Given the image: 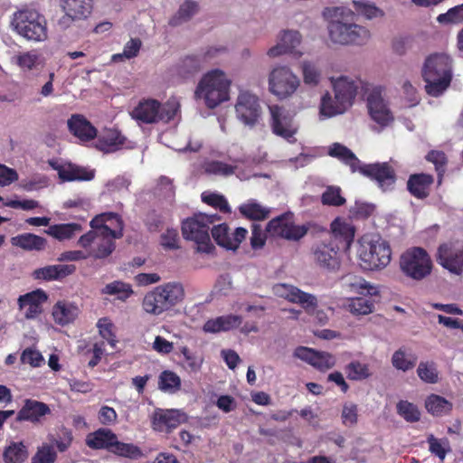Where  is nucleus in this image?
I'll list each match as a JSON object with an SVG mask.
<instances>
[{
    "label": "nucleus",
    "mask_w": 463,
    "mask_h": 463,
    "mask_svg": "<svg viewBox=\"0 0 463 463\" xmlns=\"http://www.w3.org/2000/svg\"><path fill=\"white\" fill-rule=\"evenodd\" d=\"M180 101L171 97L165 103L152 98H143L130 111V117L138 123L156 124L169 123L180 114Z\"/></svg>",
    "instance_id": "f257e3e1"
},
{
    "label": "nucleus",
    "mask_w": 463,
    "mask_h": 463,
    "mask_svg": "<svg viewBox=\"0 0 463 463\" xmlns=\"http://www.w3.org/2000/svg\"><path fill=\"white\" fill-rule=\"evenodd\" d=\"M220 220L217 214L194 213L182 223V234L187 241H193L197 245V251L212 253L215 247L210 238V225Z\"/></svg>",
    "instance_id": "f03ea898"
},
{
    "label": "nucleus",
    "mask_w": 463,
    "mask_h": 463,
    "mask_svg": "<svg viewBox=\"0 0 463 463\" xmlns=\"http://www.w3.org/2000/svg\"><path fill=\"white\" fill-rule=\"evenodd\" d=\"M432 260L428 251L421 247H411L400 257V269L407 277L420 281L430 275Z\"/></svg>",
    "instance_id": "7ed1b4c3"
},
{
    "label": "nucleus",
    "mask_w": 463,
    "mask_h": 463,
    "mask_svg": "<svg viewBox=\"0 0 463 463\" xmlns=\"http://www.w3.org/2000/svg\"><path fill=\"white\" fill-rule=\"evenodd\" d=\"M425 87H449L452 80V61L442 53L430 55L422 68Z\"/></svg>",
    "instance_id": "20e7f679"
},
{
    "label": "nucleus",
    "mask_w": 463,
    "mask_h": 463,
    "mask_svg": "<svg viewBox=\"0 0 463 463\" xmlns=\"http://www.w3.org/2000/svg\"><path fill=\"white\" fill-rule=\"evenodd\" d=\"M310 229V225L295 223V215L291 211L272 218L266 226V232L271 238H279L290 241H298L304 238Z\"/></svg>",
    "instance_id": "39448f33"
},
{
    "label": "nucleus",
    "mask_w": 463,
    "mask_h": 463,
    "mask_svg": "<svg viewBox=\"0 0 463 463\" xmlns=\"http://www.w3.org/2000/svg\"><path fill=\"white\" fill-rule=\"evenodd\" d=\"M341 250L330 238L323 236L313 243L311 256L320 269L335 273L341 267Z\"/></svg>",
    "instance_id": "423d86ee"
},
{
    "label": "nucleus",
    "mask_w": 463,
    "mask_h": 463,
    "mask_svg": "<svg viewBox=\"0 0 463 463\" xmlns=\"http://www.w3.org/2000/svg\"><path fill=\"white\" fill-rule=\"evenodd\" d=\"M359 258L364 269L373 270L386 267L392 259V250L389 243L378 238L359 250Z\"/></svg>",
    "instance_id": "0eeeda50"
},
{
    "label": "nucleus",
    "mask_w": 463,
    "mask_h": 463,
    "mask_svg": "<svg viewBox=\"0 0 463 463\" xmlns=\"http://www.w3.org/2000/svg\"><path fill=\"white\" fill-rule=\"evenodd\" d=\"M328 33L331 41L340 44L362 45L370 38V32L365 27L340 21H332L328 24Z\"/></svg>",
    "instance_id": "6e6552de"
},
{
    "label": "nucleus",
    "mask_w": 463,
    "mask_h": 463,
    "mask_svg": "<svg viewBox=\"0 0 463 463\" xmlns=\"http://www.w3.org/2000/svg\"><path fill=\"white\" fill-rule=\"evenodd\" d=\"M335 95L327 91L321 99L320 114L331 118L343 114L349 109L357 95V89H333Z\"/></svg>",
    "instance_id": "1a4fd4ad"
},
{
    "label": "nucleus",
    "mask_w": 463,
    "mask_h": 463,
    "mask_svg": "<svg viewBox=\"0 0 463 463\" xmlns=\"http://www.w3.org/2000/svg\"><path fill=\"white\" fill-rule=\"evenodd\" d=\"M364 96L366 98L368 114L373 121L377 123L381 128L390 126L394 121V116L381 92V89H364Z\"/></svg>",
    "instance_id": "9d476101"
},
{
    "label": "nucleus",
    "mask_w": 463,
    "mask_h": 463,
    "mask_svg": "<svg viewBox=\"0 0 463 463\" xmlns=\"http://www.w3.org/2000/svg\"><path fill=\"white\" fill-rule=\"evenodd\" d=\"M357 172L374 181L383 192L392 191L396 183L394 168L388 163L360 164Z\"/></svg>",
    "instance_id": "9b49d317"
},
{
    "label": "nucleus",
    "mask_w": 463,
    "mask_h": 463,
    "mask_svg": "<svg viewBox=\"0 0 463 463\" xmlns=\"http://www.w3.org/2000/svg\"><path fill=\"white\" fill-rule=\"evenodd\" d=\"M235 113L245 126L255 127L262 114L259 98L249 90L241 91L237 98Z\"/></svg>",
    "instance_id": "f8f14e48"
},
{
    "label": "nucleus",
    "mask_w": 463,
    "mask_h": 463,
    "mask_svg": "<svg viewBox=\"0 0 463 463\" xmlns=\"http://www.w3.org/2000/svg\"><path fill=\"white\" fill-rule=\"evenodd\" d=\"M436 260L449 272L460 275L463 272V242L450 241L441 243L437 250Z\"/></svg>",
    "instance_id": "ddd939ff"
},
{
    "label": "nucleus",
    "mask_w": 463,
    "mask_h": 463,
    "mask_svg": "<svg viewBox=\"0 0 463 463\" xmlns=\"http://www.w3.org/2000/svg\"><path fill=\"white\" fill-rule=\"evenodd\" d=\"M269 109L272 132L288 142H295L294 136L297 133V128L293 126L292 117L278 105L269 106Z\"/></svg>",
    "instance_id": "4468645a"
},
{
    "label": "nucleus",
    "mask_w": 463,
    "mask_h": 463,
    "mask_svg": "<svg viewBox=\"0 0 463 463\" xmlns=\"http://www.w3.org/2000/svg\"><path fill=\"white\" fill-rule=\"evenodd\" d=\"M50 166L57 171L62 183L90 181L95 177V170L80 166L70 162L61 163L58 159L48 161Z\"/></svg>",
    "instance_id": "2eb2a0df"
},
{
    "label": "nucleus",
    "mask_w": 463,
    "mask_h": 463,
    "mask_svg": "<svg viewBox=\"0 0 463 463\" xmlns=\"http://www.w3.org/2000/svg\"><path fill=\"white\" fill-rule=\"evenodd\" d=\"M294 356L307 363L320 372H326L335 365V357L330 353L317 351L306 346H298Z\"/></svg>",
    "instance_id": "dca6fc26"
},
{
    "label": "nucleus",
    "mask_w": 463,
    "mask_h": 463,
    "mask_svg": "<svg viewBox=\"0 0 463 463\" xmlns=\"http://www.w3.org/2000/svg\"><path fill=\"white\" fill-rule=\"evenodd\" d=\"M212 236L215 242L227 249L235 250L240 247L242 241L245 240L248 231L245 228L238 227L233 232L226 223L214 225L211 230Z\"/></svg>",
    "instance_id": "f3484780"
},
{
    "label": "nucleus",
    "mask_w": 463,
    "mask_h": 463,
    "mask_svg": "<svg viewBox=\"0 0 463 463\" xmlns=\"http://www.w3.org/2000/svg\"><path fill=\"white\" fill-rule=\"evenodd\" d=\"M59 6L64 13L59 21L62 24L87 19L92 13L93 0H59Z\"/></svg>",
    "instance_id": "a211bd4d"
},
{
    "label": "nucleus",
    "mask_w": 463,
    "mask_h": 463,
    "mask_svg": "<svg viewBox=\"0 0 463 463\" xmlns=\"http://www.w3.org/2000/svg\"><path fill=\"white\" fill-rule=\"evenodd\" d=\"M123 226L104 230L105 233L98 234L94 248L89 253L94 259H105L109 257L116 248L115 240L123 236Z\"/></svg>",
    "instance_id": "6ab92c4d"
},
{
    "label": "nucleus",
    "mask_w": 463,
    "mask_h": 463,
    "mask_svg": "<svg viewBox=\"0 0 463 463\" xmlns=\"http://www.w3.org/2000/svg\"><path fill=\"white\" fill-rule=\"evenodd\" d=\"M331 232L324 235L330 238L338 247L348 250L354 241V226L341 218L335 219L330 225Z\"/></svg>",
    "instance_id": "aec40b11"
},
{
    "label": "nucleus",
    "mask_w": 463,
    "mask_h": 463,
    "mask_svg": "<svg viewBox=\"0 0 463 463\" xmlns=\"http://www.w3.org/2000/svg\"><path fill=\"white\" fill-rule=\"evenodd\" d=\"M154 289L164 304L165 311L172 309L184 298V288L178 282L165 283L156 287Z\"/></svg>",
    "instance_id": "412c9836"
},
{
    "label": "nucleus",
    "mask_w": 463,
    "mask_h": 463,
    "mask_svg": "<svg viewBox=\"0 0 463 463\" xmlns=\"http://www.w3.org/2000/svg\"><path fill=\"white\" fill-rule=\"evenodd\" d=\"M433 183L434 177L430 174H412L407 181V190L413 197L424 200L429 197Z\"/></svg>",
    "instance_id": "4be33fe9"
},
{
    "label": "nucleus",
    "mask_w": 463,
    "mask_h": 463,
    "mask_svg": "<svg viewBox=\"0 0 463 463\" xmlns=\"http://www.w3.org/2000/svg\"><path fill=\"white\" fill-rule=\"evenodd\" d=\"M182 422V414L176 410H157L152 418V426L155 430L170 432Z\"/></svg>",
    "instance_id": "5701e85b"
},
{
    "label": "nucleus",
    "mask_w": 463,
    "mask_h": 463,
    "mask_svg": "<svg viewBox=\"0 0 463 463\" xmlns=\"http://www.w3.org/2000/svg\"><path fill=\"white\" fill-rule=\"evenodd\" d=\"M70 132L81 141H90L97 137L96 128L80 114L72 115L68 119Z\"/></svg>",
    "instance_id": "b1692460"
},
{
    "label": "nucleus",
    "mask_w": 463,
    "mask_h": 463,
    "mask_svg": "<svg viewBox=\"0 0 463 463\" xmlns=\"http://www.w3.org/2000/svg\"><path fill=\"white\" fill-rule=\"evenodd\" d=\"M275 292L281 298L290 302L301 304L306 307H314L317 306V298L309 293H306L299 288L286 284L277 285Z\"/></svg>",
    "instance_id": "393cba45"
},
{
    "label": "nucleus",
    "mask_w": 463,
    "mask_h": 463,
    "mask_svg": "<svg viewBox=\"0 0 463 463\" xmlns=\"http://www.w3.org/2000/svg\"><path fill=\"white\" fill-rule=\"evenodd\" d=\"M76 267L73 264L49 265L35 269L33 276L39 280H61L75 272Z\"/></svg>",
    "instance_id": "a878e982"
},
{
    "label": "nucleus",
    "mask_w": 463,
    "mask_h": 463,
    "mask_svg": "<svg viewBox=\"0 0 463 463\" xmlns=\"http://www.w3.org/2000/svg\"><path fill=\"white\" fill-rule=\"evenodd\" d=\"M117 435L109 429L99 428L87 435L85 442L91 449H106L110 452Z\"/></svg>",
    "instance_id": "bb28decb"
},
{
    "label": "nucleus",
    "mask_w": 463,
    "mask_h": 463,
    "mask_svg": "<svg viewBox=\"0 0 463 463\" xmlns=\"http://www.w3.org/2000/svg\"><path fill=\"white\" fill-rule=\"evenodd\" d=\"M126 137L115 128H107L98 137L96 147L105 153L118 150L125 143Z\"/></svg>",
    "instance_id": "cd10ccee"
},
{
    "label": "nucleus",
    "mask_w": 463,
    "mask_h": 463,
    "mask_svg": "<svg viewBox=\"0 0 463 463\" xmlns=\"http://www.w3.org/2000/svg\"><path fill=\"white\" fill-rule=\"evenodd\" d=\"M300 42L301 35L298 31H284L279 43L268 51V55L269 57H277L281 54L293 52Z\"/></svg>",
    "instance_id": "c85d7f7f"
},
{
    "label": "nucleus",
    "mask_w": 463,
    "mask_h": 463,
    "mask_svg": "<svg viewBox=\"0 0 463 463\" xmlns=\"http://www.w3.org/2000/svg\"><path fill=\"white\" fill-rule=\"evenodd\" d=\"M242 322V317L238 315L221 316L214 319H209L203 325V330L208 333H219L229 331L238 327Z\"/></svg>",
    "instance_id": "c756f323"
},
{
    "label": "nucleus",
    "mask_w": 463,
    "mask_h": 463,
    "mask_svg": "<svg viewBox=\"0 0 463 463\" xmlns=\"http://www.w3.org/2000/svg\"><path fill=\"white\" fill-rule=\"evenodd\" d=\"M269 87H299L300 80L289 68L280 66L275 68L269 74Z\"/></svg>",
    "instance_id": "7c9ffc66"
},
{
    "label": "nucleus",
    "mask_w": 463,
    "mask_h": 463,
    "mask_svg": "<svg viewBox=\"0 0 463 463\" xmlns=\"http://www.w3.org/2000/svg\"><path fill=\"white\" fill-rule=\"evenodd\" d=\"M230 89H195L194 96L197 99H203L205 106L214 109L230 98Z\"/></svg>",
    "instance_id": "2f4dec72"
},
{
    "label": "nucleus",
    "mask_w": 463,
    "mask_h": 463,
    "mask_svg": "<svg viewBox=\"0 0 463 463\" xmlns=\"http://www.w3.org/2000/svg\"><path fill=\"white\" fill-rule=\"evenodd\" d=\"M343 286L350 292L360 295L374 296L377 294L376 288L371 286L364 279L354 274H346L341 279Z\"/></svg>",
    "instance_id": "473e14b6"
},
{
    "label": "nucleus",
    "mask_w": 463,
    "mask_h": 463,
    "mask_svg": "<svg viewBox=\"0 0 463 463\" xmlns=\"http://www.w3.org/2000/svg\"><path fill=\"white\" fill-rule=\"evenodd\" d=\"M119 225L124 227L123 221L118 214L114 213H102L90 222L92 232L97 234H104L105 229L113 230V228H119Z\"/></svg>",
    "instance_id": "72a5a7b5"
},
{
    "label": "nucleus",
    "mask_w": 463,
    "mask_h": 463,
    "mask_svg": "<svg viewBox=\"0 0 463 463\" xmlns=\"http://www.w3.org/2000/svg\"><path fill=\"white\" fill-rule=\"evenodd\" d=\"M77 316V307L63 301L57 302L52 308L53 319L61 326L73 322Z\"/></svg>",
    "instance_id": "f704fd0d"
},
{
    "label": "nucleus",
    "mask_w": 463,
    "mask_h": 463,
    "mask_svg": "<svg viewBox=\"0 0 463 463\" xmlns=\"http://www.w3.org/2000/svg\"><path fill=\"white\" fill-rule=\"evenodd\" d=\"M425 408L429 413L439 417L450 413L453 404L438 394H430L425 401Z\"/></svg>",
    "instance_id": "c9c22d12"
},
{
    "label": "nucleus",
    "mask_w": 463,
    "mask_h": 463,
    "mask_svg": "<svg viewBox=\"0 0 463 463\" xmlns=\"http://www.w3.org/2000/svg\"><path fill=\"white\" fill-rule=\"evenodd\" d=\"M239 212L251 221H262L269 217L270 211L255 200H249L239 206Z\"/></svg>",
    "instance_id": "e433bc0d"
},
{
    "label": "nucleus",
    "mask_w": 463,
    "mask_h": 463,
    "mask_svg": "<svg viewBox=\"0 0 463 463\" xmlns=\"http://www.w3.org/2000/svg\"><path fill=\"white\" fill-rule=\"evenodd\" d=\"M329 155L342 160L350 167L352 173L357 172V169H359L358 166L361 161L349 148L339 143L333 145L329 150Z\"/></svg>",
    "instance_id": "4c0bfd02"
},
{
    "label": "nucleus",
    "mask_w": 463,
    "mask_h": 463,
    "mask_svg": "<svg viewBox=\"0 0 463 463\" xmlns=\"http://www.w3.org/2000/svg\"><path fill=\"white\" fill-rule=\"evenodd\" d=\"M81 225L76 222L61 223L49 226L45 232L58 241L71 239L76 233L81 232Z\"/></svg>",
    "instance_id": "58836bf2"
},
{
    "label": "nucleus",
    "mask_w": 463,
    "mask_h": 463,
    "mask_svg": "<svg viewBox=\"0 0 463 463\" xmlns=\"http://www.w3.org/2000/svg\"><path fill=\"white\" fill-rule=\"evenodd\" d=\"M47 38L48 28L44 15L31 10V41L43 42Z\"/></svg>",
    "instance_id": "ea45409f"
},
{
    "label": "nucleus",
    "mask_w": 463,
    "mask_h": 463,
    "mask_svg": "<svg viewBox=\"0 0 463 463\" xmlns=\"http://www.w3.org/2000/svg\"><path fill=\"white\" fill-rule=\"evenodd\" d=\"M182 386L181 378L173 371L165 370L158 377V389L166 393H175Z\"/></svg>",
    "instance_id": "a19ab883"
},
{
    "label": "nucleus",
    "mask_w": 463,
    "mask_h": 463,
    "mask_svg": "<svg viewBox=\"0 0 463 463\" xmlns=\"http://www.w3.org/2000/svg\"><path fill=\"white\" fill-rule=\"evenodd\" d=\"M133 293L131 285L121 280H114L101 289V294L117 296V298L121 301L127 300Z\"/></svg>",
    "instance_id": "79ce46f5"
},
{
    "label": "nucleus",
    "mask_w": 463,
    "mask_h": 463,
    "mask_svg": "<svg viewBox=\"0 0 463 463\" xmlns=\"http://www.w3.org/2000/svg\"><path fill=\"white\" fill-rule=\"evenodd\" d=\"M27 449L23 442H12L3 453L5 463H23L27 458Z\"/></svg>",
    "instance_id": "37998d69"
},
{
    "label": "nucleus",
    "mask_w": 463,
    "mask_h": 463,
    "mask_svg": "<svg viewBox=\"0 0 463 463\" xmlns=\"http://www.w3.org/2000/svg\"><path fill=\"white\" fill-rule=\"evenodd\" d=\"M198 11V5L192 0H186L182 4L177 13L170 19L169 24L171 26H177L184 22L190 20Z\"/></svg>",
    "instance_id": "c03bdc74"
},
{
    "label": "nucleus",
    "mask_w": 463,
    "mask_h": 463,
    "mask_svg": "<svg viewBox=\"0 0 463 463\" xmlns=\"http://www.w3.org/2000/svg\"><path fill=\"white\" fill-rule=\"evenodd\" d=\"M231 80H229L225 73L215 69L207 72L200 80L197 87H230Z\"/></svg>",
    "instance_id": "a18cd8bd"
},
{
    "label": "nucleus",
    "mask_w": 463,
    "mask_h": 463,
    "mask_svg": "<svg viewBox=\"0 0 463 463\" xmlns=\"http://www.w3.org/2000/svg\"><path fill=\"white\" fill-rule=\"evenodd\" d=\"M142 308L146 313L153 316H160L165 312L164 304L159 299L155 289L147 292L144 296L142 300Z\"/></svg>",
    "instance_id": "49530a36"
},
{
    "label": "nucleus",
    "mask_w": 463,
    "mask_h": 463,
    "mask_svg": "<svg viewBox=\"0 0 463 463\" xmlns=\"http://www.w3.org/2000/svg\"><path fill=\"white\" fill-rule=\"evenodd\" d=\"M430 452L443 461L450 451V443L447 438L438 439L433 434L427 437Z\"/></svg>",
    "instance_id": "de8ad7c7"
},
{
    "label": "nucleus",
    "mask_w": 463,
    "mask_h": 463,
    "mask_svg": "<svg viewBox=\"0 0 463 463\" xmlns=\"http://www.w3.org/2000/svg\"><path fill=\"white\" fill-rule=\"evenodd\" d=\"M110 453L131 459H137L142 456V451L139 447L132 443L118 441V437L110 449Z\"/></svg>",
    "instance_id": "09e8293b"
},
{
    "label": "nucleus",
    "mask_w": 463,
    "mask_h": 463,
    "mask_svg": "<svg viewBox=\"0 0 463 463\" xmlns=\"http://www.w3.org/2000/svg\"><path fill=\"white\" fill-rule=\"evenodd\" d=\"M346 376L352 381H363L369 378L372 373L369 365L359 361H352L345 368Z\"/></svg>",
    "instance_id": "8fccbe9b"
},
{
    "label": "nucleus",
    "mask_w": 463,
    "mask_h": 463,
    "mask_svg": "<svg viewBox=\"0 0 463 463\" xmlns=\"http://www.w3.org/2000/svg\"><path fill=\"white\" fill-rule=\"evenodd\" d=\"M374 304L365 298H352L347 304V309L354 316L369 315L373 311Z\"/></svg>",
    "instance_id": "3c124183"
},
{
    "label": "nucleus",
    "mask_w": 463,
    "mask_h": 463,
    "mask_svg": "<svg viewBox=\"0 0 463 463\" xmlns=\"http://www.w3.org/2000/svg\"><path fill=\"white\" fill-rule=\"evenodd\" d=\"M397 413L407 422L414 423L420 420V411L417 405L405 400L396 404Z\"/></svg>",
    "instance_id": "603ef678"
},
{
    "label": "nucleus",
    "mask_w": 463,
    "mask_h": 463,
    "mask_svg": "<svg viewBox=\"0 0 463 463\" xmlns=\"http://www.w3.org/2000/svg\"><path fill=\"white\" fill-rule=\"evenodd\" d=\"M419 378L427 383L439 382V371L434 362H420L417 368Z\"/></svg>",
    "instance_id": "864d4df0"
},
{
    "label": "nucleus",
    "mask_w": 463,
    "mask_h": 463,
    "mask_svg": "<svg viewBox=\"0 0 463 463\" xmlns=\"http://www.w3.org/2000/svg\"><path fill=\"white\" fill-rule=\"evenodd\" d=\"M201 198L204 203L218 209L221 213H230L232 212L227 199L222 194L216 193H203Z\"/></svg>",
    "instance_id": "5fc2aeb1"
},
{
    "label": "nucleus",
    "mask_w": 463,
    "mask_h": 463,
    "mask_svg": "<svg viewBox=\"0 0 463 463\" xmlns=\"http://www.w3.org/2000/svg\"><path fill=\"white\" fill-rule=\"evenodd\" d=\"M203 169L208 175L229 176L234 174L236 166L222 161L212 160L203 165Z\"/></svg>",
    "instance_id": "6e6d98bb"
},
{
    "label": "nucleus",
    "mask_w": 463,
    "mask_h": 463,
    "mask_svg": "<svg viewBox=\"0 0 463 463\" xmlns=\"http://www.w3.org/2000/svg\"><path fill=\"white\" fill-rule=\"evenodd\" d=\"M11 25L20 35L29 39V12L25 9L14 14Z\"/></svg>",
    "instance_id": "4d7b16f0"
},
{
    "label": "nucleus",
    "mask_w": 463,
    "mask_h": 463,
    "mask_svg": "<svg viewBox=\"0 0 463 463\" xmlns=\"http://www.w3.org/2000/svg\"><path fill=\"white\" fill-rule=\"evenodd\" d=\"M417 358L412 356L411 359L406 357V354L402 349H399L394 352L392 357V365L403 372L412 369L416 364Z\"/></svg>",
    "instance_id": "13d9d810"
},
{
    "label": "nucleus",
    "mask_w": 463,
    "mask_h": 463,
    "mask_svg": "<svg viewBox=\"0 0 463 463\" xmlns=\"http://www.w3.org/2000/svg\"><path fill=\"white\" fill-rule=\"evenodd\" d=\"M97 326L99 328V335L104 338L111 346H115L117 344L116 335L113 331L114 325L108 317L99 318Z\"/></svg>",
    "instance_id": "bf43d9fd"
},
{
    "label": "nucleus",
    "mask_w": 463,
    "mask_h": 463,
    "mask_svg": "<svg viewBox=\"0 0 463 463\" xmlns=\"http://www.w3.org/2000/svg\"><path fill=\"white\" fill-rule=\"evenodd\" d=\"M321 202L324 205L341 206L345 203V199L341 195L340 188L329 186L322 194Z\"/></svg>",
    "instance_id": "052dcab7"
},
{
    "label": "nucleus",
    "mask_w": 463,
    "mask_h": 463,
    "mask_svg": "<svg viewBox=\"0 0 463 463\" xmlns=\"http://www.w3.org/2000/svg\"><path fill=\"white\" fill-rule=\"evenodd\" d=\"M439 24H458L463 21V4L454 6L437 17Z\"/></svg>",
    "instance_id": "680f3d73"
},
{
    "label": "nucleus",
    "mask_w": 463,
    "mask_h": 463,
    "mask_svg": "<svg viewBox=\"0 0 463 463\" xmlns=\"http://www.w3.org/2000/svg\"><path fill=\"white\" fill-rule=\"evenodd\" d=\"M354 9L357 13L361 14L367 19H373L376 17L383 16L384 13L383 10L375 6L374 5L367 4L361 1L354 2Z\"/></svg>",
    "instance_id": "e2e57ef3"
},
{
    "label": "nucleus",
    "mask_w": 463,
    "mask_h": 463,
    "mask_svg": "<svg viewBox=\"0 0 463 463\" xmlns=\"http://www.w3.org/2000/svg\"><path fill=\"white\" fill-rule=\"evenodd\" d=\"M48 299L47 294L42 289L31 291V318L43 312L42 305Z\"/></svg>",
    "instance_id": "0e129e2a"
},
{
    "label": "nucleus",
    "mask_w": 463,
    "mask_h": 463,
    "mask_svg": "<svg viewBox=\"0 0 463 463\" xmlns=\"http://www.w3.org/2000/svg\"><path fill=\"white\" fill-rule=\"evenodd\" d=\"M57 454L54 449L50 445H44L38 449L32 459V463H54Z\"/></svg>",
    "instance_id": "69168bd1"
},
{
    "label": "nucleus",
    "mask_w": 463,
    "mask_h": 463,
    "mask_svg": "<svg viewBox=\"0 0 463 463\" xmlns=\"http://www.w3.org/2000/svg\"><path fill=\"white\" fill-rule=\"evenodd\" d=\"M426 160L435 165V169L439 176H442L447 165V156L443 151L430 150L425 156Z\"/></svg>",
    "instance_id": "338daca9"
},
{
    "label": "nucleus",
    "mask_w": 463,
    "mask_h": 463,
    "mask_svg": "<svg viewBox=\"0 0 463 463\" xmlns=\"http://www.w3.org/2000/svg\"><path fill=\"white\" fill-rule=\"evenodd\" d=\"M302 72L306 84L317 85L319 83L320 71L314 63L304 61L302 63Z\"/></svg>",
    "instance_id": "774afa93"
}]
</instances>
